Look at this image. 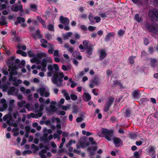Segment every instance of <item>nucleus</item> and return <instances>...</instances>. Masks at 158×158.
<instances>
[{"instance_id":"nucleus-36","label":"nucleus","mask_w":158,"mask_h":158,"mask_svg":"<svg viewBox=\"0 0 158 158\" xmlns=\"http://www.w3.org/2000/svg\"><path fill=\"white\" fill-rule=\"evenodd\" d=\"M125 33V31L120 29L118 32V34L119 36H123Z\"/></svg>"},{"instance_id":"nucleus-14","label":"nucleus","mask_w":158,"mask_h":158,"mask_svg":"<svg viewBox=\"0 0 158 158\" xmlns=\"http://www.w3.org/2000/svg\"><path fill=\"white\" fill-rule=\"evenodd\" d=\"M115 35L114 32H109L106 35L104 38V40L106 42H108L110 40V37H113Z\"/></svg>"},{"instance_id":"nucleus-17","label":"nucleus","mask_w":158,"mask_h":158,"mask_svg":"<svg viewBox=\"0 0 158 158\" xmlns=\"http://www.w3.org/2000/svg\"><path fill=\"white\" fill-rule=\"evenodd\" d=\"M155 151L154 147H151L149 150L148 154L150 156H152L155 154Z\"/></svg>"},{"instance_id":"nucleus-40","label":"nucleus","mask_w":158,"mask_h":158,"mask_svg":"<svg viewBox=\"0 0 158 158\" xmlns=\"http://www.w3.org/2000/svg\"><path fill=\"white\" fill-rule=\"evenodd\" d=\"M28 54V56L29 57H34L35 56V54L32 52L31 50H29L27 52Z\"/></svg>"},{"instance_id":"nucleus-7","label":"nucleus","mask_w":158,"mask_h":158,"mask_svg":"<svg viewBox=\"0 0 158 158\" xmlns=\"http://www.w3.org/2000/svg\"><path fill=\"white\" fill-rule=\"evenodd\" d=\"M84 50H86V53L89 55V56H87L88 57H89V56L93 53L94 50L93 45L91 44H89V47L84 49Z\"/></svg>"},{"instance_id":"nucleus-6","label":"nucleus","mask_w":158,"mask_h":158,"mask_svg":"<svg viewBox=\"0 0 158 158\" xmlns=\"http://www.w3.org/2000/svg\"><path fill=\"white\" fill-rule=\"evenodd\" d=\"M113 143L116 147H118L121 144H122L123 141L119 138L114 137L113 138Z\"/></svg>"},{"instance_id":"nucleus-54","label":"nucleus","mask_w":158,"mask_h":158,"mask_svg":"<svg viewBox=\"0 0 158 158\" xmlns=\"http://www.w3.org/2000/svg\"><path fill=\"white\" fill-rule=\"evenodd\" d=\"M14 107V105H12L11 104H9L8 107V110L10 112H11L13 111Z\"/></svg>"},{"instance_id":"nucleus-43","label":"nucleus","mask_w":158,"mask_h":158,"mask_svg":"<svg viewBox=\"0 0 158 158\" xmlns=\"http://www.w3.org/2000/svg\"><path fill=\"white\" fill-rule=\"evenodd\" d=\"M32 153V152L30 150H27L24 151L22 152V154L23 156L26 155L27 154H30Z\"/></svg>"},{"instance_id":"nucleus-50","label":"nucleus","mask_w":158,"mask_h":158,"mask_svg":"<svg viewBox=\"0 0 158 158\" xmlns=\"http://www.w3.org/2000/svg\"><path fill=\"white\" fill-rule=\"evenodd\" d=\"M96 29V27H93L91 26H89L88 27L89 30L90 31H93Z\"/></svg>"},{"instance_id":"nucleus-15","label":"nucleus","mask_w":158,"mask_h":158,"mask_svg":"<svg viewBox=\"0 0 158 158\" xmlns=\"http://www.w3.org/2000/svg\"><path fill=\"white\" fill-rule=\"evenodd\" d=\"M16 69L17 67L16 66H12L11 71L10 72V75H17L18 74V72L16 70H15V69Z\"/></svg>"},{"instance_id":"nucleus-57","label":"nucleus","mask_w":158,"mask_h":158,"mask_svg":"<svg viewBox=\"0 0 158 158\" xmlns=\"http://www.w3.org/2000/svg\"><path fill=\"white\" fill-rule=\"evenodd\" d=\"M48 69L49 71H52L53 70V67L52 65H49L48 66Z\"/></svg>"},{"instance_id":"nucleus-64","label":"nucleus","mask_w":158,"mask_h":158,"mask_svg":"<svg viewBox=\"0 0 158 158\" xmlns=\"http://www.w3.org/2000/svg\"><path fill=\"white\" fill-rule=\"evenodd\" d=\"M143 143L141 141H137L135 143V144L138 146H140Z\"/></svg>"},{"instance_id":"nucleus-47","label":"nucleus","mask_w":158,"mask_h":158,"mask_svg":"<svg viewBox=\"0 0 158 158\" xmlns=\"http://www.w3.org/2000/svg\"><path fill=\"white\" fill-rule=\"evenodd\" d=\"M151 1L152 4L155 6H158V0H151Z\"/></svg>"},{"instance_id":"nucleus-58","label":"nucleus","mask_w":158,"mask_h":158,"mask_svg":"<svg viewBox=\"0 0 158 158\" xmlns=\"http://www.w3.org/2000/svg\"><path fill=\"white\" fill-rule=\"evenodd\" d=\"M144 43L145 45H148L149 43V40L147 38H144L143 39Z\"/></svg>"},{"instance_id":"nucleus-59","label":"nucleus","mask_w":158,"mask_h":158,"mask_svg":"<svg viewBox=\"0 0 158 158\" xmlns=\"http://www.w3.org/2000/svg\"><path fill=\"white\" fill-rule=\"evenodd\" d=\"M54 68L55 70L56 71H58L59 70V67L58 64H53V68Z\"/></svg>"},{"instance_id":"nucleus-31","label":"nucleus","mask_w":158,"mask_h":158,"mask_svg":"<svg viewBox=\"0 0 158 158\" xmlns=\"http://www.w3.org/2000/svg\"><path fill=\"white\" fill-rule=\"evenodd\" d=\"M156 61L155 59H152L151 60V66L153 68H154L156 65Z\"/></svg>"},{"instance_id":"nucleus-41","label":"nucleus","mask_w":158,"mask_h":158,"mask_svg":"<svg viewBox=\"0 0 158 158\" xmlns=\"http://www.w3.org/2000/svg\"><path fill=\"white\" fill-rule=\"evenodd\" d=\"M78 112V108L77 106H75L73 108V112L74 114H77Z\"/></svg>"},{"instance_id":"nucleus-4","label":"nucleus","mask_w":158,"mask_h":158,"mask_svg":"<svg viewBox=\"0 0 158 158\" xmlns=\"http://www.w3.org/2000/svg\"><path fill=\"white\" fill-rule=\"evenodd\" d=\"M114 98L112 97H110L108 98L107 102L106 103L105 106L104 107V111L107 112L109 110L111 106L114 102Z\"/></svg>"},{"instance_id":"nucleus-45","label":"nucleus","mask_w":158,"mask_h":158,"mask_svg":"<svg viewBox=\"0 0 158 158\" xmlns=\"http://www.w3.org/2000/svg\"><path fill=\"white\" fill-rule=\"evenodd\" d=\"M70 96L71 99L73 101L76 100L77 99V96L76 95L73 94H71L70 95Z\"/></svg>"},{"instance_id":"nucleus-25","label":"nucleus","mask_w":158,"mask_h":158,"mask_svg":"<svg viewBox=\"0 0 158 158\" xmlns=\"http://www.w3.org/2000/svg\"><path fill=\"white\" fill-rule=\"evenodd\" d=\"M15 88L13 86L11 87L8 90L7 93L9 95H12L13 92L15 90Z\"/></svg>"},{"instance_id":"nucleus-38","label":"nucleus","mask_w":158,"mask_h":158,"mask_svg":"<svg viewBox=\"0 0 158 158\" xmlns=\"http://www.w3.org/2000/svg\"><path fill=\"white\" fill-rule=\"evenodd\" d=\"M48 29L49 31H54V26L53 25L50 24L48 25Z\"/></svg>"},{"instance_id":"nucleus-55","label":"nucleus","mask_w":158,"mask_h":158,"mask_svg":"<svg viewBox=\"0 0 158 158\" xmlns=\"http://www.w3.org/2000/svg\"><path fill=\"white\" fill-rule=\"evenodd\" d=\"M134 155L135 158H139L140 156L139 152L137 151L135 152L134 153Z\"/></svg>"},{"instance_id":"nucleus-19","label":"nucleus","mask_w":158,"mask_h":158,"mask_svg":"<svg viewBox=\"0 0 158 158\" xmlns=\"http://www.w3.org/2000/svg\"><path fill=\"white\" fill-rule=\"evenodd\" d=\"M52 123H54L55 121H56L57 123H61V121L60 119L58 118H55L54 117H52L51 118Z\"/></svg>"},{"instance_id":"nucleus-51","label":"nucleus","mask_w":158,"mask_h":158,"mask_svg":"<svg viewBox=\"0 0 158 158\" xmlns=\"http://www.w3.org/2000/svg\"><path fill=\"white\" fill-rule=\"evenodd\" d=\"M37 60H38V58L35 56L31 59L30 62L32 63H34L36 62Z\"/></svg>"},{"instance_id":"nucleus-53","label":"nucleus","mask_w":158,"mask_h":158,"mask_svg":"<svg viewBox=\"0 0 158 158\" xmlns=\"http://www.w3.org/2000/svg\"><path fill=\"white\" fill-rule=\"evenodd\" d=\"M73 143H76L75 141H73L72 140H70L68 143L67 144V146L68 145L69 146H70L72 145Z\"/></svg>"},{"instance_id":"nucleus-42","label":"nucleus","mask_w":158,"mask_h":158,"mask_svg":"<svg viewBox=\"0 0 158 158\" xmlns=\"http://www.w3.org/2000/svg\"><path fill=\"white\" fill-rule=\"evenodd\" d=\"M45 36L46 38L48 40H50L52 38V35L49 33H47L45 35Z\"/></svg>"},{"instance_id":"nucleus-32","label":"nucleus","mask_w":158,"mask_h":158,"mask_svg":"<svg viewBox=\"0 0 158 158\" xmlns=\"http://www.w3.org/2000/svg\"><path fill=\"white\" fill-rule=\"evenodd\" d=\"M98 147L97 146H92L91 147H89L87 148V150L88 151H95L97 149Z\"/></svg>"},{"instance_id":"nucleus-33","label":"nucleus","mask_w":158,"mask_h":158,"mask_svg":"<svg viewBox=\"0 0 158 158\" xmlns=\"http://www.w3.org/2000/svg\"><path fill=\"white\" fill-rule=\"evenodd\" d=\"M72 35V32H68L67 34H65L64 35V39H68L69 37H70Z\"/></svg>"},{"instance_id":"nucleus-62","label":"nucleus","mask_w":158,"mask_h":158,"mask_svg":"<svg viewBox=\"0 0 158 158\" xmlns=\"http://www.w3.org/2000/svg\"><path fill=\"white\" fill-rule=\"evenodd\" d=\"M59 52L57 50H55L54 52L53 55L55 56H59Z\"/></svg>"},{"instance_id":"nucleus-49","label":"nucleus","mask_w":158,"mask_h":158,"mask_svg":"<svg viewBox=\"0 0 158 158\" xmlns=\"http://www.w3.org/2000/svg\"><path fill=\"white\" fill-rule=\"evenodd\" d=\"M17 48H18L19 49L21 48L24 51H25L26 49V46L25 45H23L22 46L20 45H18L17 46Z\"/></svg>"},{"instance_id":"nucleus-28","label":"nucleus","mask_w":158,"mask_h":158,"mask_svg":"<svg viewBox=\"0 0 158 158\" xmlns=\"http://www.w3.org/2000/svg\"><path fill=\"white\" fill-rule=\"evenodd\" d=\"M44 137L42 138V140L44 141L45 143H48L49 142V140L48 138V134L47 133L44 134Z\"/></svg>"},{"instance_id":"nucleus-52","label":"nucleus","mask_w":158,"mask_h":158,"mask_svg":"<svg viewBox=\"0 0 158 158\" xmlns=\"http://www.w3.org/2000/svg\"><path fill=\"white\" fill-rule=\"evenodd\" d=\"M94 20H95V22L96 23H98L101 20V19L99 17L96 16L94 17Z\"/></svg>"},{"instance_id":"nucleus-22","label":"nucleus","mask_w":158,"mask_h":158,"mask_svg":"<svg viewBox=\"0 0 158 158\" xmlns=\"http://www.w3.org/2000/svg\"><path fill=\"white\" fill-rule=\"evenodd\" d=\"M36 56L38 59H41L43 57H46V54L44 53L40 52L39 53H37L36 54Z\"/></svg>"},{"instance_id":"nucleus-34","label":"nucleus","mask_w":158,"mask_h":158,"mask_svg":"<svg viewBox=\"0 0 158 158\" xmlns=\"http://www.w3.org/2000/svg\"><path fill=\"white\" fill-rule=\"evenodd\" d=\"M25 101L21 100L20 102H19L18 103L17 105L19 107L21 108L23 107V105L25 104Z\"/></svg>"},{"instance_id":"nucleus-30","label":"nucleus","mask_w":158,"mask_h":158,"mask_svg":"<svg viewBox=\"0 0 158 158\" xmlns=\"http://www.w3.org/2000/svg\"><path fill=\"white\" fill-rule=\"evenodd\" d=\"M88 18L91 22L94 23V17H93V14L91 13H90L89 15Z\"/></svg>"},{"instance_id":"nucleus-18","label":"nucleus","mask_w":158,"mask_h":158,"mask_svg":"<svg viewBox=\"0 0 158 158\" xmlns=\"http://www.w3.org/2000/svg\"><path fill=\"white\" fill-rule=\"evenodd\" d=\"M40 42L42 43L41 44V47L44 48H47V46L46 44H48L47 41L45 39H43L40 40Z\"/></svg>"},{"instance_id":"nucleus-5","label":"nucleus","mask_w":158,"mask_h":158,"mask_svg":"<svg viewBox=\"0 0 158 158\" xmlns=\"http://www.w3.org/2000/svg\"><path fill=\"white\" fill-rule=\"evenodd\" d=\"M145 27L150 32L156 33L157 31V30L156 27L152 24H150L147 23L145 25Z\"/></svg>"},{"instance_id":"nucleus-1","label":"nucleus","mask_w":158,"mask_h":158,"mask_svg":"<svg viewBox=\"0 0 158 158\" xmlns=\"http://www.w3.org/2000/svg\"><path fill=\"white\" fill-rule=\"evenodd\" d=\"M64 77L65 80H67L69 79L68 76L64 77L63 72H55V74L53 76V78L52 80V82L54 84L56 85L57 87H59L62 86H63V81Z\"/></svg>"},{"instance_id":"nucleus-8","label":"nucleus","mask_w":158,"mask_h":158,"mask_svg":"<svg viewBox=\"0 0 158 158\" xmlns=\"http://www.w3.org/2000/svg\"><path fill=\"white\" fill-rule=\"evenodd\" d=\"M15 58L16 56H11L10 59L7 60V63L9 68H11V66H13L14 61Z\"/></svg>"},{"instance_id":"nucleus-12","label":"nucleus","mask_w":158,"mask_h":158,"mask_svg":"<svg viewBox=\"0 0 158 158\" xmlns=\"http://www.w3.org/2000/svg\"><path fill=\"white\" fill-rule=\"evenodd\" d=\"M89 41L88 40H84L83 42V45H82V44L80 45V49H83L89 47Z\"/></svg>"},{"instance_id":"nucleus-20","label":"nucleus","mask_w":158,"mask_h":158,"mask_svg":"<svg viewBox=\"0 0 158 158\" xmlns=\"http://www.w3.org/2000/svg\"><path fill=\"white\" fill-rule=\"evenodd\" d=\"M57 108L55 105H51L50 106V109L48 110V112H52L53 113L55 112L57 110Z\"/></svg>"},{"instance_id":"nucleus-63","label":"nucleus","mask_w":158,"mask_h":158,"mask_svg":"<svg viewBox=\"0 0 158 158\" xmlns=\"http://www.w3.org/2000/svg\"><path fill=\"white\" fill-rule=\"evenodd\" d=\"M38 114H36V117H41L43 115V113L41 112V111H38Z\"/></svg>"},{"instance_id":"nucleus-29","label":"nucleus","mask_w":158,"mask_h":158,"mask_svg":"<svg viewBox=\"0 0 158 158\" xmlns=\"http://www.w3.org/2000/svg\"><path fill=\"white\" fill-rule=\"evenodd\" d=\"M17 20L18 23H20L21 22L23 23H24L25 22V19L23 17H18L17 18Z\"/></svg>"},{"instance_id":"nucleus-13","label":"nucleus","mask_w":158,"mask_h":158,"mask_svg":"<svg viewBox=\"0 0 158 158\" xmlns=\"http://www.w3.org/2000/svg\"><path fill=\"white\" fill-rule=\"evenodd\" d=\"M100 56L99 59L101 60H103L107 56V54L106 52V51L104 50H102L100 52Z\"/></svg>"},{"instance_id":"nucleus-23","label":"nucleus","mask_w":158,"mask_h":158,"mask_svg":"<svg viewBox=\"0 0 158 158\" xmlns=\"http://www.w3.org/2000/svg\"><path fill=\"white\" fill-rule=\"evenodd\" d=\"M100 80L99 78L97 77H95L93 79L92 82L95 85H98L99 84Z\"/></svg>"},{"instance_id":"nucleus-2","label":"nucleus","mask_w":158,"mask_h":158,"mask_svg":"<svg viewBox=\"0 0 158 158\" xmlns=\"http://www.w3.org/2000/svg\"><path fill=\"white\" fill-rule=\"evenodd\" d=\"M101 131V134L99 135L100 136H102V134L108 141L111 140V137L114 135V131L113 130H109L106 128H102Z\"/></svg>"},{"instance_id":"nucleus-35","label":"nucleus","mask_w":158,"mask_h":158,"mask_svg":"<svg viewBox=\"0 0 158 158\" xmlns=\"http://www.w3.org/2000/svg\"><path fill=\"white\" fill-rule=\"evenodd\" d=\"M19 7L18 6H13L11 7V10L13 11L17 12L19 10Z\"/></svg>"},{"instance_id":"nucleus-48","label":"nucleus","mask_w":158,"mask_h":158,"mask_svg":"<svg viewBox=\"0 0 158 158\" xmlns=\"http://www.w3.org/2000/svg\"><path fill=\"white\" fill-rule=\"evenodd\" d=\"M72 56L74 57H76L77 59H79V54L78 53L74 52Z\"/></svg>"},{"instance_id":"nucleus-10","label":"nucleus","mask_w":158,"mask_h":158,"mask_svg":"<svg viewBox=\"0 0 158 158\" xmlns=\"http://www.w3.org/2000/svg\"><path fill=\"white\" fill-rule=\"evenodd\" d=\"M60 20L61 23L68 24L69 23V19L66 17H64L63 16L60 17Z\"/></svg>"},{"instance_id":"nucleus-16","label":"nucleus","mask_w":158,"mask_h":158,"mask_svg":"<svg viewBox=\"0 0 158 158\" xmlns=\"http://www.w3.org/2000/svg\"><path fill=\"white\" fill-rule=\"evenodd\" d=\"M84 96L83 97V100L86 102L89 101L91 99V97L88 93H85L84 94Z\"/></svg>"},{"instance_id":"nucleus-24","label":"nucleus","mask_w":158,"mask_h":158,"mask_svg":"<svg viewBox=\"0 0 158 158\" xmlns=\"http://www.w3.org/2000/svg\"><path fill=\"white\" fill-rule=\"evenodd\" d=\"M135 19L138 22H140L143 20L141 17H139V15L138 14H136L135 16Z\"/></svg>"},{"instance_id":"nucleus-44","label":"nucleus","mask_w":158,"mask_h":158,"mask_svg":"<svg viewBox=\"0 0 158 158\" xmlns=\"http://www.w3.org/2000/svg\"><path fill=\"white\" fill-rule=\"evenodd\" d=\"M31 148L32 149H34L36 151H38L39 150V147L34 144H33L31 145Z\"/></svg>"},{"instance_id":"nucleus-26","label":"nucleus","mask_w":158,"mask_h":158,"mask_svg":"<svg viewBox=\"0 0 158 158\" xmlns=\"http://www.w3.org/2000/svg\"><path fill=\"white\" fill-rule=\"evenodd\" d=\"M46 91V89L44 87H41L38 90V92L40 93V95L42 96H43L44 94V93Z\"/></svg>"},{"instance_id":"nucleus-60","label":"nucleus","mask_w":158,"mask_h":158,"mask_svg":"<svg viewBox=\"0 0 158 158\" xmlns=\"http://www.w3.org/2000/svg\"><path fill=\"white\" fill-rule=\"evenodd\" d=\"M81 18L83 19H85L87 18V15L86 14H83L81 15Z\"/></svg>"},{"instance_id":"nucleus-11","label":"nucleus","mask_w":158,"mask_h":158,"mask_svg":"<svg viewBox=\"0 0 158 158\" xmlns=\"http://www.w3.org/2000/svg\"><path fill=\"white\" fill-rule=\"evenodd\" d=\"M32 37L33 39H35L37 38L41 39L42 38L43 36L40 34V30L38 29L36 31V33L32 35Z\"/></svg>"},{"instance_id":"nucleus-27","label":"nucleus","mask_w":158,"mask_h":158,"mask_svg":"<svg viewBox=\"0 0 158 158\" xmlns=\"http://www.w3.org/2000/svg\"><path fill=\"white\" fill-rule=\"evenodd\" d=\"M48 60L46 58H44L42 60L41 63L42 67L47 66Z\"/></svg>"},{"instance_id":"nucleus-21","label":"nucleus","mask_w":158,"mask_h":158,"mask_svg":"<svg viewBox=\"0 0 158 158\" xmlns=\"http://www.w3.org/2000/svg\"><path fill=\"white\" fill-rule=\"evenodd\" d=\"M37 20L42 24L44 27H46V24L45 22L43 19L40 16H37Z\"/></svg>"},{"instance_id":"nucleus-46","label":"nucleus","mask_w":158,"mask_h":158,"mask_svg":"<svg viewBox=\"0 0 158 158\" xmlns=\"http://www.w3.org/2000/svg\"><path fill=\"white\" fill-rule=\"evenodd\" d=\"M30 8L33 9V11H35L37 9V6L33 4L31 5Z\"/></svg>"},{"instance_id":"nucleus-61","label":"nucleus","mask_w":158,"mask_h":158,"mask_svg":"<svg viewBox=\"0 0 158 158\" xmlns=\"http://www.w3.org/2000/svg\"><path fill=\"white\" fill-rule=\"evenodd\" d=\"M120 81L118 80H116L114 81V84L116 86L120 84Z\"/></svg>"},{"instance_id":"nucleus-3","label":"nucleus","mask_w":158,"mask_h":158,"mask_svg":"<svg viewBox=\"0 0 158 158\" xmlns=\"http://www.w3.org/2000/svg\"><path fill=\"white\" fill-rule=\"evenodd\" d=\"M148 16L152 21H156L158 19V10L156 9H153L149 11Z\"/></svg>"},{"instance_id":"nucleus-39","label":"nucleus","mask_w":158,"mask_h":158,"mask_svg":"<svg viewBox=\"0 0 158 158\" xmlns=\"http://www.w3.org/2000/svg\"><path fill=\"white\" fill-rule=\"evenodd\" d=\"M137 135L134 133H130L129 134V136L131 139H134L137 137Z\"/></svg>"},{"instance_id":"nucleus-56","label":"nucleus","mask_w":158,"mask_h":158,"mask_svg":"<svg viewBox=\"0 0 158 158\" xmlns=\"http://www.w3.org/2000/svg\"><path fill=\"white\" fill-rule=\"evenodd\" d=\"M125 115L127 117H129L131 115V112L129 110H127L125 112Z\"/></svg>"},{"instance_id":"nucleus-9","label":"nucleus","mask_w":158,"mask_h":158,"mask_svg":"<svg viewBox=\"0 0 158 158\" xmlns=\"http://www.w3.org/2000/svg\"><path fill=\"white\" fill-rule=\"evenodd\" d=\"M132 98L134 99H137L139 98L140 96L139 91L138 90H134L131 94Z\"/></svg>"},{"instance_id":"nucleus-37","label":"nucleus","mask_w":158,"mask_h":158,"mask_svg":"<svg viewBox=\"0 0 158 158\" xmlns=\"http://www.w3.org/2000/svg\"><path fill=\"white\" fill-rule=\"evenodd\" d=\"M135 56H131L129 57L128 60L130 63L131 64H133L134 63V59L135 58Z\"/></svg>"}]
</instances>
